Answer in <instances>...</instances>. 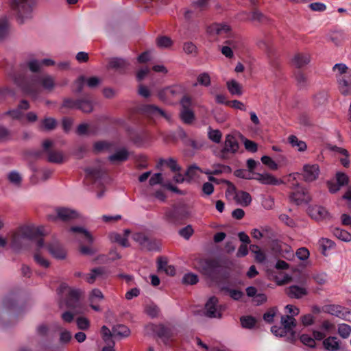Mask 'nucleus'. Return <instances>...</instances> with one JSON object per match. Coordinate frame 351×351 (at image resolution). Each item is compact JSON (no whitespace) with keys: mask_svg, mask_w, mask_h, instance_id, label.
I'll return each mask as SVG.
<instances>
[{"mask_svg":"<svg viewBox=\"0 0 351 351\" xmlns=\"http://www.w3.org/2000/svg\"><path fill=\"white\" fill-rule=\"evenodd\" d=\"M5 71L22 92L32 97H36L39 93L35 86L36 83L41 84L43 88L47 90H51L55 86L53 77L49 75L43 77L32 76L29 78L23 71L16 70L13 65L8 66Z\"/></svg>","mask_w":351,"mask_h":351,"instance_id":"1","label":"nucleus"},{"mask_svg":"<svg viewBox=\"0 0 351 351\" xmlns=\"http://www.w3.org/2000/svg\"><path fill=\"white\" fill-rule=\"evenodd\" d=\"M43 235L39 228L29 226L21 227L11 238L10 248L15 253H19L29 247L30 243Z\"/></svg>","mask_w":351,"mask_h":351,"instance_id":"2","label":"nucleus"},{"mask_svg":"<svg viewBox=\"0 0 351 351\" xmlns=\"http://www.w3.org/2000/svg\"><path fill=\"white\" fill-rule=\"evenodd\" d=\"M21 292L19 291H10L3 299L2 306L0 307V327L7 328L11 324L7 318L11 317L10 311L19 310Z\"/></svg>","mask_w":351,"mask_h":351,"instance_id":"3","label":"nucleus"},{"mask_svg":"<svg viewBox=\"0 0 351 351\" xmlns=\"http://www.w3.org/2000/svg\"><path fill=\"white\" fill-rule=\"evenodd\" d=\"M197 263L201 272L212 280H217L220 277L224 279L230 277V272L223 269L219 261L215 259L200 258Z\"/></svg>","mask_w":351,"mask_h":351,"instance_id":"4","label":"nucleus"},{"mask_svg":"<svg viewBox=\"0 0 351 351\" xmlns=\"http://www.w3.org/2000/svg\"><path fill=\"white\" fill-rule=\"evenodd\" d=\"M27 0H12L8 21H24L31 19V12L27 8Z\"/></svg>","mask_w":351,"mask_h":351,"instance_id":"5","label":"nucleus"},{"mask_svg":"<svg viewBox=\"0 0 351 351\" xmlns=\"http://www.w3.org/2000/svg\"><path fill=\"white\" fill-rule=\"evenodd\" d=\"M189 215V213L184 205H174L171 208H167L164 215V219L169 223L178 226Z\"/></svg>","mask_w":351,"mask_h":351,"instance_id":"6","label":"nucleus"},{"mask_svg":"<svg viewBox=\"0 0 351 351\" xmlns=\"http://www.w3.org/2000/svg\"><path fill=\"white\" fill-rule=\"evenodd\" d=\"M239 132L232 134H228L226 136L223 147L219 153V157L226 160L230 158V155L236 154L239 149V140L237 134Z\"/></svg>","mask_w":351,"mask_h":351,"instance_id":"7","label":"nucleus"},{"mask_svg":"<svg viewBox=\"0 0 351 351\" xmlns=\"http://www.w3.org/2000/svg\"><path fill=\"white\" fill-rule=\"evenodd\" d=\"M69 289L66 295V307L73 310L75 313H79L81 309L80 291L76 289H70L66 285L62 284L60 287V291L63 292L65 289Z\"/></svg>","mask_w":351,"mask_h":351,"instance_id":"8","label":"nucleus"},{"mask_svg":"<svg viewBox=\"0 0 351 351\" xmlns=\"http://www.w3.org/2000/svg\"><path fill=\"white\" fill-rule=\"evenodd\" d=\"M55 210L56 215H49V220L56 221L59 219L64 222H69L72 220L77 219L80 216V214L76 210L67 207H57Z\"/></svg>","mask_w":351,"mask_h":351,"instance_id":"9","label":"nucleus"},{"mask_svg":"<svg viewBox=\"0 0 351 351\" xmlns=\"http://www.w3.org/2000/svg\"><path fill=\"white\" fill-rule=\"evenodd\" d=\"M139 109L143 114L152 119L162 117L167 121L171 119L170 114L154 104H143L140 106Z\"/></svg>","mask_w":351,"mask_h":351,"instance_id":"10","label":"nucleus"},{"mask_svg":"<svg viewBox=\"0 0 351 351\" xmlns=\"http://www.w3.org/2000/svg\"><path fill=\"white\" fill-rule=\"evenodd\" d=\"M67 231L69 236L77 241H81L83 239L88 243H93V236L87 229L82 226H73Z\"/></svg>","mask_w":351,"mask_h":351,"instance_id":"11","label":"nucleus"},{"mask_svg":"<svg viewBox=\"0 0 351 351\" xmlns=\"http://www.w3.org/2000/svg\"><path fill=\"white\" fill-rule=\"evenodd\" d=\"M289 198L296 205H300L303 203L308 204L311 201V197L307 190L299 184L295 185V191L291 193Z\"/></svg>","mask_w":351,"mask_h":351,"instance_id":"12","label":"nucleus"},{"mask_svg":"<svg viewBox=\"0 0 351 351\" xmlns=\"http://www.w3.org/2000/svg\"><path fill=\"white\" fill-rule=\"evenodd\" d=\"M49 253L56 259L64 260L66 257V251L63 245L57 240L53 239L46 245Z\"/></svg>","mask_w":351,"mask_h":351,"instance_id":"13","label":"nucleus"},{"mask_svg":"<svg viewBox=\"0 0 351 351\" xmlns=\"http://www.w3.org/2000/svg\"><path fill=\"white\" fill-rule=\"evenodd\" d=\"M130 66V62L122 58L113 57L109 60L108 68L113 69L119 74H125Z\"/></svg>","mask_w":351,"mask_h":351,"instance_id":"14","label":"nucleus"},{"mask_svg":"<svg viewBox=\"0 0 351 351\" xmlns=\"http://www.w3.org/2000/svg\"><path fill=\"white\" fill-rule=\"evenodd\" d=\"M349 183L348 176L342 172L336 173V182L333 181H328L327 186L331 193H335L339 191L341 187L348 185Z\"/></svg>","mask_w":351,"mask_h":351,"instance_id":"15","label":"nucleus"},{"mask_svg":"<svg viewBox=\"0 0 351 351\" xmlns=\"http://www.w3.org/2000/svg\"><path fill=\"white\" fill-rule=\"evenodd\" d=\"M219 300L215 296L210 297L205 304L206 315L210 318H221L222 316L218 310Z\"/></svg>","mask_w":351,"mask_h":351,"instance_id":"16","label":"nucleus"},{"mask_svg":"<svg viewBox=\"0 0 351 351\" xmlns=\"http://www.w3.org/2000/svg\"><path fill=\"white\" fill-rule=\"evenodd\" d=\"M302 170L303 179L307 182L317 180L319 174V167L317 164H306L303 166Z\"/></svg>","mask_w":351,"mask_h":351,"instance_id":"17","label":"nucleus"},{"mask_svg":"<svg viewBox=\"0 0 351 351\" xmlns=\"http://www.w3.org/2000/svg\"><path fill=\"white\" fill-rule=\"evenodd\" d=\"M207 32L210 35L230 36L231 28L226 23H211L207 27Z\"/></svg>","mask_w":351,"mask_h":351,"instance_id":"18","label":"nucleus"},{"mask_svg":"<svg viewBox=\"0 0 351 351\" xmlns=\"http://www.w3.org/2000/svg\"><path fill=\"white\" fill-rule=\"evenodd\" d=\"M323 346L327 351H346V346L335 336H330L324 339Z\"/></svg>","mask_w":351,"mask_h":351,"instance_id":"19","label":"nucleus"},{"mask_svg":"<svg viewBox=\"0 0 351 351\" xmlns=\"http://www.w3.org/2000/svg\"><path fill=\"white\" fill-rule=\"evenodd\" d=\"M271 331L275 336L285 337L288 342L294 343L297 340L295 332H289L282 326H273Z\"/></svg>","mask_w":351,"mask_h":351,"instance_id":"20","label":"nucleus"},{"mask_svg":"<svg viewBox=\"0 0 351 351\" xmlns=\"http://www.w3.org/2000/svg\"><path fill=\"white\" fill-rule=\"evenodd\" d=\"M130 152L126 147L117 149L115 152L108 157V160L112 164H119L128 160Z\"/></svg>","mask_w":351,"mask_h":351,"instance_id":"21","label":"nucleus"},{"mask_svg":"<svg viewBox=\"0 0 351 351\" xmlns=\"http://www.w3.org/2000/svg\"><path fill=\"white\" fill-rule=\"evenodd\" d=\"M254 180H258L263 184L277 186L282 183V181L275 178L270 173H254Z\"/></svg>","mask_w":351,"mask_h":351,"instance_id":"22","label":"nucleus"},{"mask_svg":"<svg viewBox=\"0 0 351 351\" xmlns=\"http://www.w3.org/2000/svg\"><path fill=\"white\" fill-rule=\"evenodd\" d=\"M285 293L290 298L300 299L308 294V291L298 285H291L285 289Z\"/></svg>","mask_w":351,"mask_h":351,"instance_id":"23","label":"nucleus"},{"mask_svg":"<svg viewBox=\"0 0 351 351\" xmlns=\"http://www.w3.org/2000/svg\"><path fill=\"white\" fill-rule=\"evenodd\" d=\"M308 212L309 215L316 220L326 219L329 215L324 207L317 205L308 207Z\"/></svg>","mask_w":351,"mask_h":351,"instance_id":"24","label":"nucleus"},{"mask_svg":"<svg viewBox=\"0 0 351 351\" xmlns=\"http://www.w3.org/2000/svg\"><path fill=\"white\" fill-rule=\"evenodd\" d=\"M77 109L83 112L89 113L93 110V101L90 96L77 99Z\"/></svg>","mask_w":351,"mask_h":351,"instance_id":"25","label":"nucleus"},{"mask_svg":"<svg viewBox=\"0 0 351 351\" xmlns=\"http://www.w3.org/2000/svg\"><path fill=\"white\" fill-rule=\"evenodd\" d=\"M330 232L335 237L342 241L349 242L351 241V234L345 230L335 227L331 228Z\"/></svg>","mask_w":351,"mask_h":351,"instance_id":"26","label":"nucleus"},{"mask_svg":"<svg viewBox=\"0 0 351 351\" xmlns=\"http://www.w3.org/2000/svg\"><path fill=\"white\" fill-rule=\"evenodd\" d=\"M87 176L95 181L102 178L104 171L100 167H86L84 169Z\"/></svg>","mask_w":351,"mask_h":351,"instance_id":"27","label":"nucleus"},{"mask_svg":"<svg viewBox=\"0 0 351 351\" xmlns=\"http://www.w3.org/2000/svg\"><path fill=\"white\" fill-rule=\"evenodd\" d=\"M227 88L232 95L241 96L243 94L241 85L234 80H230L226 83Z\"/></svg>","mask_w":351,"mask_h":351,"instance_id":"28","label":"nucleus"},{"mask_svg":"<svg viewBox=\"0 0 351 351\" xmlns=\"http://www.w3.org/2000/svg\"><path fill=\"white\" fill-rule=\"evenodd\" d=\"M113 336L119 337H127L130 334V330L128 326L123 324H117L112 327Z\"/></svg>","mask_w":351,"mask_h":351,"instance_id":"29","label":"nucleus"},{"mask_svg":"<svg viewBox=\"0 0 351 351\" xmlns=\"http://www.w3.org/2000/svg\"><path fill=\"white\" fill-rule=\"evenodd\" d=\"M310 62V56L308 54L297 53L293 60V64L297 68H302Z\"/></svg>","mask_w":351,"mask_h":351,"instance_id":"30","label":"nucleus"},{"mask_svg":"<svg viewBox=\"0 0 351 351\" xmlns=\"http://www.w3.org/2000/svg\"><path fill=\"white\" fill-rule=\"evenodd\" d=\"M281 324L283 328L289 332H295L293 328L296 326V321L289 315H283L281 317Z\"/></svg>","mask_w":351,"mask_h":351,"instance_id":"31","label":"nucleus"},{"mask_svg":"<svg viewBox=\"0 0 351 351\" xmlns=\"http://www.w3.org/2000/svg\"><path fill=\"white\" fill-rule=\"evenodd\" d=\"M295 80L300 89H305L307 88L308 85V78L303 72L300 71L295 72Z\"/></svg>","mask_w":351,"mask_h":351,"instance_id":"32","label":"nucleus"},{"mask_svg":"<svg viewBox=\"0 0 351 351\" xmlns=\"http://www.w3.org/2000/svg\"><path fill=\"white\" fill-rule=\"evenodd\" d=\"M289 143L293 147L297 149L299 152H304L306 149L307 145L306 143L303 141H300L298 138L297 136L294 135H291L288 138Z\"/></svg>","mask_w":351,"mask_h":351,"instance_id":"33","label":"nucleus"},{"mask_svg":"<svg viewBox=\"0 0 351 351\" xmlns=\"http://www.w3.org/2000/svg\"><path fill=\"white\" fill-rule=\"evenodd\" d=\"M237 135L239 137L241 141L243 143L245 148L247 151L252 153H255L257 152L258 146L255 142L247 139L240 132H238Z\"/></svg>","mask_w":351,"mask_h":351,"instance_id":"34","label":"nucleus"},{"mask_svg":"<svg viewBox=\"0 0 351 351\" xmlns=\"http://www.w3.org/2000/svg\"><path fill=\"white\" fill-rule=\"evenodd\" d=\"M154 332L158 337L163 339L164 340H168L171 334V329L163 324H160L156 326Z\"/></svg>","mask_w":351,"mask_h":351,"instance_id":"35","label":"nucleus"},{"mask_svg":"<svg viewBox=\"0 0 351 351\" xmlns=\"http://www.w3.org/2000/svg\"><path fill=\"white\" fill-rule=\"evenodd\" d=\"M221 291L229 295V296L235 301H239L243 296V292L241 290H237L230 288L228 286H222Z\"/></svg>","mask_w":351,"mask_h":351,"instance_id":"36","label":"nucleus"},{"mask_svg":"<svg viewBox=\"0 0 351 351\" xmlns=\"http://www.w3.org/2000/svg\"><path fill=\"white\" fill-rule=\"evenodd\" d=\"M164 164H166L173 172L179 171L180 170V167L177 165L176 161L172 158H169L167 160L162 158L160 159L156 165V167L160 168Z\"/></svg>","mask_w":351,"mask_h":351,"instance_id":"37","label":"nucleus"},{"mask_svg":"<svg viewBox=\"0 0 351 351\" xmlns=\"http://www.w3.org/2000/svg\"><path fill=\"white\" fill-rule=\"evenodd\" d=\"M13 140V132L4 125L0 124V142H9Z\"/></svg>","mask_w":351,"mask_h":351,"instance_id":"38","label":"nucleus"},{"mask_svg":"<svg viewBox=\"0 0 351 351\" xmlns=\"http://www.w3.org/2000/svg\"><path fill=\"white\" fill-rule=\"evenodd\" d=\"M237 202L243 206H247L250 204L252 202V197L250 194L245 191H240L237 195Z\"/></svg>","mask_w":351,"mask_h":351,"instance_id":"39","label":"nucleus"},{"mask_svg":"<svg viewBox=\"0 0 351 351\" xmlns=\"http://www.w3.org/2000/svg\"><path fill=\"white\" fill-rule=\"evenodd\" d=\"M240 322L243 328L252 329L256 325V319L252 316L247 315L241 317Z\"/></svg>","mask_w":351,"mask_h":351,"instance_id":"40","label":"nucleus"},{"mask_svg":"<svg viewBox=\"0 0 351 351\" xmlns=\"http://www.w3.org/2000/svg\"><path fill=\"white\" fill-rule=\"evenodd\" d=\"M182 121L186 124H191L195 119L194 112L189 109H182L180 112Z\"/></svg>","mask_w":351,"mask_h":351,"instance_id":"41","label":"nucleus"},{"mask_svg":"<svg viewBox=\"0 0 351 351\" xmlns=\"http://www.w3.org/2000/svg\"><path fill=\"white\" fill-rule=\"evenodd\" d=\"M41 126L45 130H53L57 126V121L52 117H46L42 120Z\"/></svg>","mask_w":351,"mask_h":351,"instance_id":"42","label":"nucleus"},{"mask_svg":"<svg viewBox=\"0 0 351 351\" xmlns=\"http://www.w3.org/2000/svg\"><path fill=\"white\" fill-rule=\"evenodd\" d=\"M198 281V276L191 272L185 274L182 279V284L186 285H194L197 284Z\"/></svg>","mask_w":351,"mask_h":351,"instance_id":"43","label":"nucleus"},{"mask_svg":"<svg viewBox=\"0 0 351 351\" xmlns=\"http://www.w3.org/2000/svg\"><path fill=\"white\" fill-rule=\"evenodd\" d=\"M110 240L112 242L118 243L124 247H129V243L126 237H122L120 234L113 232L110 236Z\"/></svg>","mask_w":351,"mask_h":351,"instance_id":"44","label":"nucleus"},{"mask_svg":"<svg viewBox=\"0 0 351 351\" xmlns=\"http://www.w3.org/2000/svg\"><path fill=\"white\" fill-rule=\"evenodd\" d=\"M47 160L50 162L60 164L63 162V156L60 152L50 151L48 152Z\"/></svg>","mask_w":351,"mask_h":351,"instance_id":"45","label":"nucleus"},{"mask_svg":"<svg viewBox=\"0 0 351 351\" xmlns=\"http://www.w3.org/2000/svg\"><path fill=\"white\" fill-rule=\"evenodd\" d=\"M208 136L210 140L215 143H219L221 140L222 134L219 130H213L208 128Z\"/></svg>","mask_w":351,"mask_h":351,"instance_id":"46","label":"nucleus"},{"mask_svg":"<svg viewBox=\"0 0 351 351\" xmlns=\"http://www.w3.org/2000/svg\"><path fill=\"white\" fill-rule=\"evenodd\" d=\"M3 115L10 117L12 120L19 121L23 118L24 114L23 112L20 111L19 109L16 108L7 110L4 112Z\"/></svg>","mask_w":351,"mask_h":351,"instance_id":"47","label":"nucleus"},{"mask_svg":"<svg viewBox=\"0 0 351 351\" xmlns=\"http://www.w3.org/2000/svg\"><path fill=\"white\" fill-rule=\"evenodd\" d=\"M197 82L194 84V86H196L197 84L208 87L210 85V77L208 73H202L199 74L197 77Z\"/></svg>","mask_w":351,"mask_h":351,"instance_id":"48","label":"nucleus"},{"mask_svg":"<svg viewBox=\"0 0 351 351\" xmlns=\"http://www.w3.org/2000/svg\"><path fill=\"white\" fill-rule=\"evenodd\" d=\"M142 248L147 251H158L160 250L157 241L154 239H150L149 237L146 239Z\"/></svg>","mask_w":351,"mask_h":351,"instance_id":"49","label":"nucleus"},{"mask_svg":"<svg viewBox=\"0 0 351 351\" xmlns=\"http://www.w3.org/2000/svg\"><path fill=\"white\" fill-rule=\"evenodd\" d=\"M183 50L188 55L196 56L197 54V48L192 42L184 43L183 45Z\"/></svg>","mask_w":351,"mask_h":351,"instance_id":"50","label":"nucleus"},{"mask_svg":"<svg viewBox=\"0 0 351 351\" xmlns=\"http://www.w3.org/2000/svg\"><path fill=\"white\" fill-rule=\"evenodd\" d=\"M351 333V326L346 324H341L338 327V334L343 338L347 339Z\"/></svg>","mask_w":351,"mask_h":351,"instance_id":"51","label":"nucleus"},{"mask_svg":"<svg viewBox=\"0 0 351 351\" xmlns=\"http://www.w3.org/2000/svg\"><path fill=\"white\" fill-rule=\"evenodd\" d=\"M194 230L191 225H187L178 231L179 235L186 240H189Z\"/></svg>","mask_w":351,"mask_h":351,"instance_id":"52","label":"nucleus"},{"mask_svg":"<svg viewBox=\"0 0 351 351\" xmlns=\"http://www.w3.org/2000/svg\"><path fill=\"white\" fill-rule=\"evenodd\" d=\"M8 178L9 181L16 186H19L22 181V178L16 171H12L9 173Z\"/></svg>","mask_w":351,"mask_h":351,"instance_id":"53","label":"nucleus"},{"mask_svg":"<svg viewBox=\"0 0 351 351\" xmlns=\"http://www.w3.org/2000/svg\"><path fill=\"white\" fill-rule=\"evenodd\" d=\"M34 261L38 264L39 266L44 267V268H48L50 266L49 261L44 258L41 254L39 253H35L34 255Z\"/></svg>","mask_w":351,"mask_h":351,"instance_id":"54","label":"nucleus"},{"mask_svg":"<svg viewBox=\"0 0 351 351\" xmlns=\"http://www.w3.org/2000/svg\"><path fill=\"white\" fill-rule=\"evenodd\" d=\"M27 66L32 73H38L41 67L40 61L32 59L27 62Z\"/></svg>","mask_w":351,"mask_h":351,"instance_id":"55","label":"nucleus"},{"mask_svg":"<svg viewBox=\"0 0 351 351\" xmlns=\"http://www.w3.org/2000/svg\"><path fill=\"white\" fill-rule=\"evenodd\" d=\"M300 339L303 344L308 346L309 348H315L316 346L314 339L310 337L308 335H302L300 337Z\"/></svg>","mask_w":351,"mask_h":351,"instance_id":"56","label":"nucleus"},{"mask_svg":"<svg viewBox=\"0 0 351 351\" xmlns=\"http://www.w3.org/2000/svg\"><path fill=\"white\" fill-rule=\"evenodd\" d=\"M76 324L79 329L82 330H88L90 327L89 320L84 317H80L76 319Z\"/></svg>","mask_w":351,"mask_h":351,"instance_id":"57","label":"nucleus"},{"mask_svg":"<svg viewBox=\"0 0 351 351\" xmlns=\"http://www.w3.org/2000/svg\"><path fill=\"white\" fill-rule=\"evenodd\" d=\"M86 83V77L80 75L75 81L76 88L73 90L74 93L80 94L82 92L84 84Z\"/></svg>","mask_w":351,"mask_h":351,"instance_id":"58","label":"nucleus"},{"mask_svg":"<svg viewBox=\"0 0 351 351\" xmlns=\"http://www.w3.org/2000/svg\"><path fill=\"white\" fill-rule=\"evenodd\" d=\"M261 162L264 165L268 166L271 170H276L278 169V165L269 156H262L261 157Z\"/></svg>","mask_w":351,"mask_h":351,"instance_id":"59","label":"nucleus"},{"mask_svg":"<svg viewBox=\"0 0 351 351\" xmlns=\"http://www.w3.org/2000/svg\"><path fill=\"white\" fill-rule=\"evenodd\" d=\"M157 45L160 47H169L172 45L171 39L168 36H160L157 38Z\"/></svg>","mask_w":351,"mask_h":351,"instance_id":"60","label":"nucleus"},{"mask_svg":"<svg viewBox=\"0 0 351 351\" xmlns=\"http://www.w3.org/2000/svg\"><path fill=\"white\" fill-rule=\"evenodd\" d=\"M146 313L151 317H156L160 312L159 308L155 304L147 306L145 309Z\"/></svg>","mask_w":351,"mask_h":351,"instance_id":"61","label":"nucleus"},{"mask_svg":"<svg viewBox=\"0 0 351 351\" xmlns=\"http://www.w3.org/2000/svg\"><path fill=\"white\" fill-rule=\"evenodd\" d=\"M86 84L90 88H95L101 84V80L99 77L93 76L88 78L86 77Z\"/></svg>","mask_w":351,"mask_h":351,"instance_id":"62","label":"nucleus"},{"mask_svg":"<svg viewBox=\"0 0 351 351\" xmlns=\"http://www.w3.org/2000/svg\"><path fill=\"white\" fill-rule=\"evenodd\" d=\"M332 69L334 71H337V73L340 75L339 77H341L343 76L342 75H346L347 74L348 68L345 64L337 63L334 65Z\"/></svg>","mask_w":351,"mask_h":351,"instance_id":"63","label":"nucleus"},{"mask_svg":"<svg viewBox=\"0 0 351 351\" xmlns=\"http://www.w3.org/2000/svg\"><path fill=\"white\" fill-rule=\"evenodd\" d=\"M319 243L324 251L332 248L335 245L333 241L326 238H322L319 241Z\"/></svg>","mask_w":351,"mask_h":351,"instance_id":"64","label":"nucleus"}]
</instances>
